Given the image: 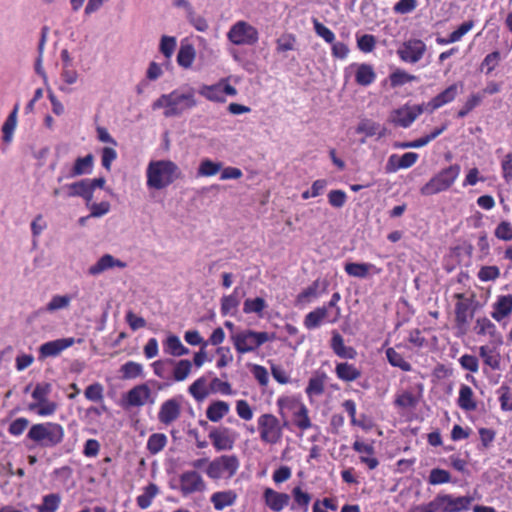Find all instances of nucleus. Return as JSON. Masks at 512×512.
Listing matches in <instances>:
<instances>
[{
  "label": "nucleus",
  "mask_w": 512,
  "mask_h": 512,
  "mask_svg": "<svg viewBox=\"0 0 512 512\" xmlns=\"http://www.w3.org/2000/svg\"><path fill=\"white\" fill-rule=\"evenodd\" d=\"M197 106V99L193 88H178L162 94L152 103L153 110H163L167 118L181 116L184 112Z\"/></svg>",
  "instance_id": "obj_1"
},
{
  "label": "nucleus",
  "mask_w": 512,
  "mask_h": 512,
  "mask_svg": "<svg viewBox=\"0 0 512 512\" xmlns=\"http://www.w3.org/2000/svg\"><path fill=\"white\" fill-rule=\"evenodd\" d=\"M181 177L179 166L169 159L152 160L146 168V185L149 189H165Z\"/></svg>",
  "instance_id": "obj_2"
},
{
  "label": "nucleus",
  "mask_w": 512,
  "mask_h": 512,
  "mask_svg": "<svg viewBox=\"0 0 512 512\" xmlns=\"http://www.w3.org/2000/svg\"><path fill=\"white\" fill-rule=\"evenodd\" d=\"M277 407L279 415L284 419L288 414L292 415L293 424L301 431H306L312 427V422L309 417V410L306 405L295 396H281L277 399Z\"/></svg>",
  "instance_id": "obj_3"
},
{
  "label": "nucleus",
  "mask_w": 512,
  "mask_h": 512,
  "mask_svg": "<svg viewBox=\"0 0 512 512\" xmlns=\"http://www.w3.org/2000/svg\"><path fill=\"white\" fill-rule=\"evenodd\" d=\"M240 468V459L236 454H222L212 459L204 472L212 481L231 480Z\"/></svg>",
  "instance_id": "obj_4"
},
{
  "label": "nucleus",
  "mask_w": 512,
  "mask_h": 512,
  "mask_svg": "<svg viewBox=\"0 0 512 512\" xmlns=\"http://www.w3.org/2000/svg\"><path fill=\"white\" fill-rule=\"evenodd\" d=\"M461 172L458 164L450 165L436 173L421 189L424 196L435 195L450 189Z\"/></svg>",
  "instance_id": "obj_5"
},
{
  "label": "nucleus",
  "mask_w": 512,
  "mask_h": 512,
  "mask_svg": "<svg viewBox=\"0 0 512 512\" xmlns=\"http://www.w3.org/2000/svg\"><path fill=\"white\" fill-rule=\"evenodd\" d=\"M226 37L235 46H254L259 41V31L249 22L238 20L230 26Z\"/></svg>",
  "instance_id": "obj_6"
},
{
  "label": "nucleus",
  "mask_w": 512,
  "mask_h": 512,
  "mask_svg": "<svg viewBox=\"0 0 512 512\" xmlns=\"http://www.w3.org/2000/svg\"><path fill=\"white\" fill-rule=\"evenodd\" d=\"M64 438V428L56 422L34 424V443L44 447L53 448L60 444Z\"/></svg>",
  "instance_id": "obj_7"
},
{
  "label": "nucleus",
  "mask_w": 512,
  "mask_h": 512,
  "mask_svg": "<svg viewBox=\"0 0 512 512\" xmlns=\"http://www.w3.org/2000/svg\"><path fill=\"white\" fill-rule=\"evenodd\" d=\"M257 429L263 443L276 445L283 438V425L280 420L271 413H264L257 419Z\"/></svg>",
  "instance_id": "obj_8"
},
{
  "label": "nucleus",
  "mask_w": 512,
  "mask_h": 512,
  "mask_svg": "<svg viewBox=\"0 0 512 512\" xmlns=\"http://www.w3.org/2000/svg\"><path fill=\"white\" fill-rule=\"evenodd\" d=\"M52 385L40 383L34 387V414L40 417H49L56 413L59 402L51 395Z\"/></svg>",
  "instance_id": "obj_9"
},
{
  "label": "nucleus",
  "mask_w": 512,
  "mask_h": 512,
  "mask_svg": "<svg viewBox=\"0 0 512 512\" xmlns=\"http://www.w3.org/2000/svg\"><path fill=\"white\" fill-rule=\"evenodd\" d=\"M273 339V334L249 329L236 332L232 335V340L238 352H250L256 350L264 343Z\"/></svg>",
  "instance_id": "obj_10"
},
{
  "label": "nucleus",
  "mask_w": 512,
  "mask_h": 512,
  "mask_svg": "<svg viewBox=\"0 0 512 512\" xmlns=\"http://www.w3.org/2000/svg\"><path fill=\"white\" fill-rule=\"evenodd\" d=\"M343 76L345 82L353 81L359 86L367 87L375 82L377 74L373 65L353 62L344 68Z\"/></svg>",
  "instance_id": "obj_11"
},
{
  "label": "nucleus",
  "mask_w": 512,
  "mask_h": 512,
  "mask_svg": "<svg viewBox=\"0 0 512 512\" xmlns=\"http://www.w3.org/2000/svg\"><path fill=\"white\" fill-rule=\"evenodd\" d=\"M237 93V89L230 84L228 78H221L214 84H204L199 88L202 97L215 103H225L227 96L234 97Z\"/></svg>",
  "instance_id": "obj_12"
},
{
  "label": "nucleus",
  "mask_w": 512,
  "mask_h": 512,
  "mask_svg": "<svg viewBox=\"0 0 512 512\" xmlns=\"http://www.w3.org/2000/svg\"><path fill=\"white\" fill-rule=\"evenodd\" d=\"M426 110L424 104H404L390 112L388 121L402 128H408Z\"/></svg>",
  "instance_id": "obj_13"
},
{
  "label": "nucleus",
  "mask_w": 512,
  "mask_h": 512,
  "mask_svg": "<svg viewBox=\"0 0 512 512\" xmlns=\"http://www.w3.org/2000/svg\"><path fill=\"white\" fill-rule=\"evenodd\" d=\"M207 483L196 470H186L179 475V491L183 497L196 493H204Z\"/></svg>",
  "instance_id": "obj_14"
},
{
  "label": "nucleus",
  "mask_w": 512,
  "mask_h": 512,
  "mask_svg": "<svg viewBox=\"0 0 512 512\" xmlns=\"http://www.w3.org/2000/svg\"><path fill=\"white\" fill-rule=\"evenodd\" d=\"M426 52V44L419 39H411L403 43L397 53L400 59L406 63H417Z\"/></svg>",
  "instance_id": "obj_15"
},
{
  "label": "nucleus",
  "mask_w": 512,
  "mask_h": 512,
  "mask_svg": "<svg viewBox=\"0 0 512 512\" xmlns=\"http://www.w3.org/2000/svg\"><path fill=\"white\" fill-rule=\"evenodd\" d=\"M339 319L337 318V311H330L325 306L318 307L313 311L309 312L304 318V326L308 330L318 328L320 325L325 323H336Z\"/></svg>",
  "instance_id": "obj_16"
},
{
  "label": "nucleus",
  "mask_w": 512,
  "mask_h": 512,
  "mask_svg": "<svg viewBox=\"0 0 512 512\" xmlns=\"http://www.w3.org/2000/svg\"><path fill=\"white\" fill-rule=\"evenodd\" d=\"M208 437L217 452L228 451L234 447L236 437L228 428H213Z\"/></svg>",
  "instance_id": "obj_17"
},
{
  "label": "nucleus",
  "mask_w": 512,
  "mask_h": 512,
  "mask_svg": "<svg viewBox=\"0 0 512 512\" xmlns=\"http://www.w3.org/2000/svg\"><path fill=\"white\" fill-rule=\"evenodd\" d=\"M150 395L151 391L146 384L136 385L124 395L122 406L124 408L141 407L145 405Z\"/></svg>",
  "instance_id": "obj_18"
},
{
  "label": "nucleus",
  "mask_w": 512,
  "mask_h": 512,
  "mask_svg": "<svg viewBox=\"0 0 512 512\" xmlns=\"http://www.w3.org/2000/svg\"><path fill=\"white\" fill-rule=\"evenodd\" d=\"M443 512H463L467 511L474 498L472 496H458L451 494H441Z\"/></svg>",
  "instance_id": "obj_19"
},
{
  "label": "nucleus",
  "mask_w": 512,
  "mask_h": 512,
  "mask_svg": "<svg viewBox=\"0 0 512 512\" xmlns=\"http://www.w3.org/2000/svg\"><path fill=\"white\" fill-rule=\"evenodd\" d=\"M125 267V262L115 258L111 254H104L93 265H91L88 268V273L91 276H98L108 270L114 268L124 269Z\"/></svg>",
  "instance_id": "obj_20"
},
{
  "label": "nucleus",
  "mask_w": 512,
  "mask_h": 512,
  "mask_svg": "<svg viewBox=\"0 0 512 512\" xmlns=\"http://www.w3.org/2000/svg\"><path fill=\"white\" fill-rule=\"evenodd\" d=\"M357 134L363 135L361 139V143L366 142V138L369 137H377L378 139L386 136V128L381 124L371 120V119H362L356 126L355 129Z\"/></svg>",
  "instance_id": "obj_21"
},
{
  "label": "nucleus",
  "mask_w": 512,
  "mask_h": 512,
  "mask_svg": "<svg viewBox=\"0 0 512 512\" xmlns=\"http://www.w3.org/2000/svg\"><path fill=\"white\" fill-rule=\"evenodd\" d=\"M181 414L180 403L176 399H168L164 401L158 412V420L164 425H170L176 421Z\"/></svg>",
  "instance_id": "obj_22"
},
{
  "label": "nucleus",
  "mask_w": 512,
  "mask_h": 512,
  "mask_svg": "<svg viewBox=\"0 0 512 512\" xmlns=\"http://www.w3.org/2000/svg\"><path fill=\"white\" fill-rule=\"evenodd\" d=\"M512 314V295H500L492 304L491 317L498 323Z\"/></svg>",
  "instance_id": "obj_23"
},
{
  "label": "nucleus",
  "mask_w": 512,
  "mask_h": 512,
  "mask_svg": "<svg viewBox=\"0 0 512 512\" xmlns=\"http://www.w3.org/2000/svg\"><path fill=\"white\" fill-rule=\"evenodd\" d=\"M352 448L360 455L361 463L365 464L370 470H374L378 467L379 461L374 457L375 449L372 443H365L360 440H356Z\"/></svg>",
  "instance_id": "obj_24"
},
{
  "label": "nucleus",
  "mask_w": 512,
  "mask_h": 512,
  "mask_svg": "<svg viewBox=\"0 0 512 512\" xmlns=\"http://www.w3.org/2000/svg\"><path fill=\"white\" fill-rule=\"evenodd\" d=\"M326 287V283H321L318 280L314 281L310 286L305 288L301 293L297 295L295 300L296 306L304 307L307 304L313 302L319 298L323 292L326 291Z\"/></svg>",
  "instance_id": "obj_25"
},
{
  "label": "nucleus",
  "mask_w": 512,
  "mask_h": 512,
  "mask_svg": "<svg viewBox=\"0 0 512 512\" xmlns=\"http://www.w3.org/2000/svg\"><path fill=\"white\" fill-rule=\"evenodd\" d=\"M237 499L238 494L232 489L216 491L210 496V502L216 511H222L233 506Z\"/></svg>",
  "instance_id": "obj_26"
},
{
  "label": "nucleus",
  "mask_w": 512,
  "mask_h": 512,
  "mask_svg": "<svg viewBox=\"0 0 512 512\" xmlns=\"http://www.w3.org/2000/svg\"><path fill=\"white\" fill-rule=\"evenodd\" d=\"M265 504L274 512H280L289 504L290 496L287 493L277 492L266 488L263 493Z\"/></svg>",
  "instance_id": "obj_27"
},
{
  "label": "nucleus",
  "mask_w": 512,
  "mask_h": 512,
  "mask_svg": "<svg viewBox=\"0 0 512 512\" xmlns=\"http://www.w3.org/2000/svg\"><path fill=\"white\" fill-rule=\"evenodd\" d=\"M18 124V106L16 105L14 109L10 112V114L5 119L4 123L1 127L2 133V144L4 147H8L11 145L14 139V133L16 131Z\"/></svg>",
  "instance_id": "obj_28"
},
{
  "label": "nucleus",
  "mask_w": 512,
  "mask_h": 512,
  "mask_svg": "<svg viewBox=\"0 0 512 512\" xmlns=\"http://www.w3.org/2000/svg\"><path fill=\"white\" fill-rule=\"evenodd\" d=\"M196 59V49L188 39H183L177 53V64L183 69H190Z\"/></svg>",
  "instance_id": "obj_29"
},
{
  "label": "nucleus",
  "mask_w": 512,
  "mask_h": 512,
  "mask_svg": "<svg viewBox=\"0 0 512 512\" xmlns=\"http://www.w3.org/2000/svg\"><path fill=\"white\" fill-rule=\"evenodd\" d=\"M457 94L458 85L452 84L425 104V108L426 110L433 112L434 110L451 103L456 98Z\"/></svg>",
  "instance_id": "obj_30"
},
{
  "label": "nucleus",
  "mask_w": 512,
  "mask_h": 512,
  "mask_svg": "<svg viewBox=\"0 0 512 512\" xmlns=\"http://www.w3.org/2000/svg\"><path fill=\"white\" fill-rule=\"evenodd\" d=\"M345 272L352 277L356 278H366L371 274H379L381 269L377 268L372 263H358V262H348L345 264Z\"/></svg>",
  "instance_id": "obj_31"
},
{
  "label": "nucleus",
  "mask_w": 512,
  "mask_h": 512,
  "mask_svg": "<svg viewBox=\"0 0 512 512\" xmlns=\"http://www.w3.org/2000/svg\"><path fill=\"white\" fill-rule=\"evenodd\" d=\"M457 303L455 305V315L458 326L464 328L473 317L470 307V301L462 294H457Z\"/></svg>",
  "instance_id": "obj_32"
},
{
  "label": "nucleus",
  "mask_w": 512,
  "mask_h": 512,
  "mask_svg": "<svg viewBox=\"0 0 512 512\" xmlns=\"http://www.w3.org/2000/svg\"><path fill=\"white\" fill-rule=\"evenodd\" d=\"M326 380L327 376L325 373L316 372L310 377L305 388V393L310 401L315 397L321 396L325 392Z\"/></svg>",
  "instance_id": "obj_33"
},
{
  "label": "nucleus",
  "mask_w": 512,
  "mask_h": 512,
  "mask_svg": "<svg viewBox=\"0 0 512 512\" xmlns=\"http://www.w3.org/2000/svg\"><path fill=\"white\" fill-rule=\"evenodd\" d=\"M293 504L291 509L298 512H308L312 496L302 490L300 486L292 489Z\"/></svg>",
  "instance_id": "obj_34"
},
{
  "label": "nucleus",
  "mask_w": 512,
  "mask_h": 512,
  "mask_svg": "<svg viewBox=\"0 0 512 512\" xmlns=\"http://www.w3.org/2000/svg\"><path fill=\"white\" fill-rule=\"evenodd\" d=\"M240 304L239 289L235 288L229 295L221 298L220 311L223 316L235 315Z\"/></svg>",
  "instance_id": "obj_35"
},
{
  "label": "nucleus",
  "mask_w": 512,
  "mask_h": 512,
  "mask_svg": "<svg viewBox=\"0 0 512 512\" xmlns=\"http://www.w3.org/2000/svg\"><path fill=\"white\" fill-rule=\"evenodd\" d=\"M81 342L82 340L80 338H61L45 343L44 345L41 346L39 352H62L63 350L72 347L75 343Z\"/></svg>",
  "instance_id": "obj_36"
},
{
  "label": "nucleus",
  "mask_w": 512,
  "mask_h": 512,
  "mask_svg": "<svg viewBox=\"0 0 512 512\" xmlns=\"http://www.w3.org/2000/svg\"><path fill=\"white\" fill-rule=\"evenodd\" d=\"M67 189H68V196L82 197L86 201V204L88 202H91L93 199V193L90 189V182H88L87 179H83L81 181L72 183L67 186Z\"/></svg>",
  "instance_id": "obj_37"
},
{
  "label": "nucleus",
  "mask_w": 512,
  "mask_h": 512,
  "mask_svg": "<svg viewBox=\"0 0 512 512\" xmlns=\"http://www.w3.org/2000/svg\"><path fill=\"white\" fill-rule=\"evenodd\" d=\"M335 372L340 380L346 382H352L361 376V370L347 362L338 363Z\"/></svg>",
  "instance_id": "obj_38"
},
{
  "label": "nucleus",
  "mask_w": 512,
  "mask_h": 512,
  "mask_svg": "<svg viewBox=\"0 0 512 512\" xmlns=\"http://www.w3.org/2000/svg\"><path fill=\"white\" fill-rule=\"evenodd\" d=\"M458 406L465 411H474L477 403L474 400V393L470 386L461 385L458 397Z\"/></svg>",
  "instance_id": "obj_39"
},
{
  "label": "nucleus",
  "mask_w": 512,
  "mask_h": 512,
  "mask_svg": "<svg viewBox=\"0 0 512 512\" xmlns=\"http://www.w3.org/2000/svg\"><path fill=\"white\" fill-rule=\"evenodd\" d=\"M230 406L225 401L212 402L206 410V417L211 422H218L229 413Z\"/></svg>",
  "instance_id": "obj_40"
},
{
  "label": "nucleus",
  "mask_w": 512,
  "mask_h": 512,
  "mask_svg": "<svg viewBox=\"0 0 512 512\" xmlns=\"http://www.w3.org/2000/svg\"><path fill=\"white\" fill-rule=\"evenodd\" d=\"M159 492V487L155 483H149L143 488V493L136 498L138 507L142 510L149 508Z\"/></svg>",
  "instance_id": "obj_41"
},
{
  "label": "nucleus",
  "mask_w": 512,
  "mask_h": 512,
  "mask_svg": "<svg viewBox=\"0 0 512 512\" xmlns=\"http://www.w3.org/2000/svg\"><path fill=\"white\" fill-rule=\"evenodd\" d=\"M192 362L189 360L172 361V380L176 382L184 381L192 370Z\"/></svg>",
  "instance_id": "obj_42"
},
{
  "label": "nucleus",
  "mask_w": 512,
  "mask_h": 512,
  "mask_svg": "<svg viewBox=\"0 0 512 512\" xmlns=\"http://www.w3.org/2000/svg\"><path fill=\"white\" fill-rule=\"evenodd\" d=\"M222 170V163L213 161L209 158H204L200 161L197 168L198 177H212Z\"/></svg>",
  "instance_id": "obj_43"
},
{
  "label": "nucleus",
  "mask_w": 512,
  "mask_h": 512,
  "mask_svg": "<svg viewBox=\"0 0 512 512\" xmlns=\"http://www.w3.org/2000/svg\"><path fill=\"white\" fill-rule=\"evenodd\" d=\"M267 302L262 297L247 298L243 304V312L245 314H256L263 317V311L267 308Z\"/></svg>",
  "instance_id": "obj_44"
},
{
  "label": "nucleus",
  "mask_w": 512,
  "mask_h": 512,
  "mask_svg": "<svg viewBox=\"0 0 512 512\" xmlns=\"http://www.w3.org/2000/svg\"><path fill=\"white\" fill-rule=\"evenodd\" d=\"M196 40L198 42V45L200 47L199 51V59L204 62H212L216 60L218 53L217 51L210 45L208 40L202 36H197Z\"/></svg>",
  "instance_id": "obj_45"
},
{
  "label": "nucleus",
  "mask_w": 512,
  "mask_h": 512,
  "mask_svg": "<svg viewBox=\"0 0 512 512\" xmlns=\"http://www.w3.org/2000/svg\"><path fill=\"white\" fill-rule=\"evenodd\" d=\"M168 439L164 433H153L147 440L146 448L151 455H156L167 445Z\"/></svg>",
  "instance_id": "obj_46"
},
{
  "label": "nucleus",
  "mask_w": 512,
  "mask_h": 512,
  "mask_svg": "<svg viewBox=\"0 0 512 512\" xmlns=\"http://www.w3.org/2000/svg\"><path fill=\"white\" fill-rule=\"evenodd\" d=\"M177 47L175 36L162 35L159 41V52L167 61H170Z\"/></svg>",
  "instance_id": "obj_47"
},
{
  "label": "nucleus",
  "mask_w": 512,
  "mask_h": 512,
  "mask_svg": "<svg viewBox=\"0 0 512 512\" xmlns=\"http://www.w3.org/2000/svg\"><path fill=\"white\" fill-rule=\"evenodd\" d=\"M296 36L292 33H283L276 39V52L283 54L295 50Z\"/></svg>",
  "instance_id": "obj_48"
},
{
  "label": "nucleus",
  "mask_w": 512,
  "mask_h": 512,
  "mask_svg": "<svg viewBox=\"0 0 512 512\" xmlns=\"http://www.w3.org/2000/svg\"><path fill=\"white\" fill-rule=\"evenodd\" d=\"M172 361V359H164L153 362L154 373L163 380H172Z\"/></svg>",
  "instance_id": "obj_49"
},
{
  "label": "nucleus",
  "mask_w": 512,
  "mask_h": 512,
  "mask_svg": "<svg viewBox=\"0 0 512 512\" xmlns=\"http://www.w3.org/2000/svg\"><path fill=\"white\" fill-rule=\"evenodd\" d=\"M93 169V156L91 154L76 159L72 169V176L90 174Z\"/></svg>",
  "instance_id": "obj_50"
},
{
  "label": "nucleus",
  "mask_w": 512,
  "mask_h": 512,
  "mask_svg": "<svg viewBox=\"0 0 512 512\" xmlns=\"http://www.w3.org/2000/svg\"><path fill=\"white\" fill-rule=\"evenodd\" d=\"M418 77L407 73L402 69H396L389 76L390 84L393 88L403 86L409 82L417 81Z\"/></svg>",
  "instance_id": "obj_51"
},
{
  "label": "nucleus",
  "mask_w": 512,
  "mask_h": 512,
  "mask_svg": "<svg viewBox=\"0 0 512 512\" xmlns=\"http://www.w3.org/2000/svg\"><path fill=\"white\" fill-rule=\"evenodd\" d=\"M189 393L198 401L209 395L207 380L204 377L198 378L189 386Z\"/></svg>",
  "instance_id": "obj_52"
},
{
  "label": "nucleus",
  "mask_w": 512,
  "mask_h": 512,
  "mask_svg": "<svg viewBox=\"0 0 512 512\" xmlns=\"http://www.w3.org/2000/svg\"><path fill=\"white\" fill-rule=\"evenodd\" d=\"M61 497L51 493L43 497L42 503L38 506V512H56L60 506Z\"/></svg>",
  "instance_id": "obj_53"
},
{
  "label": "nucleus",
  "mask_w": 512,
  "mask_h": 512,
  "mask_svg": "<svg viewBox=\"0 0 512 512\" xmlns=\"http://www.w3.org/2000/svg\"><path fill=\"white\" fill-rule=\"evenodd\" d=\"M71 301L72 297L70 295H55L47 303L45 310L48 312H54L66 309L69 307Z\"/></svg>",
  "instance_id": "obj_54"
},
{
  "label": "nucleus",
  "mask_w": 512,
  "mask_h": 512,
  "mask_svg": "<svg viewBox=\"0 0 512 512\" xmlns=\"http://www.w3.org/2000/svg\"><path fill=\"white\" fill-rule=\"evenodd\" d=\"M143 367L141 364L129 361L122 365L120 372L123 379H135L142 375Z\"/></svg>",
  "instance_id": "obj_55"
},
{
  "label": "nucleus",
  "mask_w": 512,
  "mask_h": 512,
  "mask_svg": "<svg viewBox=\"0 0 512 512\" xmlns=\"http://www.w3.org/2000/svg\"><path fill=\"white\" fill-rule=\"evenodd\" d=\"M500 407L503 411H512V392L508 385L502 384L497 390Z\"/></svg>",
  "instance_id": "obj_56"
},
{
  "label": "nucleus",
  "mask_w": 512,
  "mask_h": 512,
  "mask_svg": "<svg viewBox=\"0 0 512 512\" xmlns=\"http://www.w3.org/2000/svg\"><path fill=\"white\" fill-rule=\"evenodd\" d=\"M87 208L90 210V217L92 218H100L110 212L111 205L108 201H102L99 203L88 202L86 204Z\"/></svg>",
  "instance_id": "obj_57"
},
{
  "label": "nucleus",
  "mask_w": 512,
  "mask_h": 512,
  "mask_svg": "<svg viewBox=\"0 0 512 512\" xmlns=\"http://www.w3.org/2000/svg\"><path fill=\"white\" fill-rule=\"evenodd\" d=\"M451 481V475L447 470L434 468L430 471L428 482L431 485H440L449 483Z\"/></svg>",
  "instance_id": "obj_58"
},
{
  "label": "nucleus",
  "mask_w": 512,
  "mask_h": 512,
  "mask_svg": "<svg viewBox=\"0 0 512 512\" xmlns=\"http://www.w3.org/2000/svg\"><path fill=\"white\" fill-rule=\"evenodd\" d=\"M494 235L497 239L502 241L512 240V224L507 221H501L494 230Z\"/></svg>",
  "instance_id": "obj_59"
},
{
  "label": "nucleus",
  "mask_w": 512,
  "mask_h": 512,
  "mask_svg": "<svg viewBox=\"0 0 512 512\" xmlns=\"http://www.w3.org/2000/svg\"><path fill=\"white\" fill-rule=\"evenodd\" d=\"M103 392L104 388L102 384L96 382L93 384H90L86 387L84 391V395L86 399L94 402H102L103 401Z\"/></svg>",
  "instance_id": "obj_60"
},
{
  "label": "nucleus",
  "mask_w": 512,
  "mask_h": 512,
  "mask_svg": "<svg viewBox=\"0 0 512 512\" xmlns=\"http://www.w3.org/2000/svg\"><path fill=\"white\" fill-rule=\"evenodd\" d=\"M313 26L315 33L321 37L325 42L331 44L335 41V34L332 30L326 27L324 24L319 22L317 19H313Z\"/></svg>",
  "instance_id": "obj_61"
},
{
  "label": "nucleus",
  "mask_w": 512,
  "mask_h": 512,
  "mask_svg": "<svg viewBox=\"0 0 512 512\" xmlns=\"http://www.w3.org/2000/svg\"><path fill=\"white\" fill-rule=\"evenodd\" d=\"M474 21L468 20L461 23L454 31L450 33V36L454 43L462 40V38L468 34L474 28Z\"/></svg>",
  "instance_id": "obj_62"
},
{
  "label": "nucleus",
  "mask_w": 512,
  "mask_h": 512,
  "mask_svg": "<svg viewBox=\"0 0 512 512\" xmlns=\"http://www.w3.org/2000/svg\"><path fill=\"white\" fill-rule=\"evenodd\" d=\"M501 54L499 51H493L485 56L481 63V68L486 69V74H490L499 64Z\"/></svg>",
  "instance_id": "obj_63"
},
{
  "label": "nucleus",
  "mask_w": 512,
  "mask_h": 512,
  "mask_svg": "<svg viewBox=\"0 0 512 512\" xmlns=\"http://www.w3.org/2000/svg\"><path fill=\"white\" fill-rule=\"evenodd\" d=\"M376 38L371 34H364L357 37V47L364 53H370L374 50Z\"/></svg>",
  "instance_id": "obj_64"
}]
</instances>
